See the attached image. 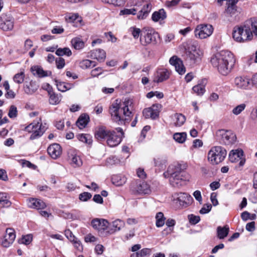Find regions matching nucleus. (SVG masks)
<instances>
[{"label":"nucleus","instance_id":"49","mask_svg":"<svg viewBox=\"0 0 257 257\" xmlns=\"http://www.w3.org/2000/svg\"><path fill=\"white\" fill-rule=\"evenodd\" d=\"M149 0H129L128 4L131 7H140L143 3L148 2Z\"/></svg>","mask_w":257,"mask_h":257},{"label":"nucleus","instance_id":"12","mask_svg":"<svg viewBox=\"0 0 257 257\" xmlns=\"http://www.w3.org/2000/svg\"><path fill=\"white\" fill-rule=\"evenodd\" d=\"M233 85L237 89L247 90L251 88V78L244 76L236 77L233 80Z\"/></svg>","mask_w":257,"mask_h":257},{"label":"nucleus","instance_id":"48","mask_svg":"<svg viewBox=\"0 0 257 257\" xmlns=\"http://www.w3.org/2000/svg\"><path fill=\"white\" fill-rule=\"evenodd\" d=\"M91 65L94 66L95 65L94 62L92 61L87 59L83 60L80 63V66L83 69L90 68Z\"/></svg>","mask_w":257,"mask_h":257},{"label":"nucleus","instance_id":"45","mask_svg":"<svg viewBox=\"0 0 257 257\" xmlns=\"http://www.w3.org/2000/svg\"><path fill=\"white\" fill-rule=\"evenodd\" d=\"M25 77L24 71L22 70L14 76L13 80L16 83L21 84L24 82Z\"/></svg>","mask_w":257,"mask_h":257},{"label":"nucleus","instance_id":"35","mask_svg":"<svg viewBox=\"0 0 257 257\" xmlns=\"http://www.w3.org/2000/svg\"><path fill=\"white\" fill-rule=\"evenodd\" d=\"M229 229L227 225L224 227L218 226L217 228V237L219 239L224 238L228 234Z\"/></svg>","mask_w":257,"mask_h":257},{"label":"nucleus","instance_id":"51","mask_svg":"<svg viewBox=\"0 0 257 257\" xmlns=\"http://www.w3.org/2000/svg\"><path fill=\"white\" fill-rule=\"evenodd\" d=\"M193 91L198 95H202L205 92L204 86L202 85L198 84L194 86L193 88Z\"/></svg>","mask_w":257,"mask_h":257},{"label":"nucleus","instance_id":"26","mask_svg":"<svg viewBox=\"0 0 257 257\" xmlns=\"http://www.w3.org/2000/svg\"><path fill=\"white\" fill-rule=\"evenodd\" d=\"M31 71L34 75H37L39 77H46L51 74V72L44 71L42 68L39 66L32 67Z\"/></svg>","mask_w":257,"mask_h":257},{"label":"nucleus","instance_id":"42","mask_svg":"<svg viewBox=\"0 0 257 257\" xmlns=\"http://www.w3.org/2000/svg\"><path fill=\"white\" fill-rule=\"evenodd\" d=\"M56 54L59 56H67L69 57L72 55V52L69 48H60L57 49Z\"/></svg>","mask_w":257,"mask_h":257},{"label":"nucleus","instance_id":"38","mask_svg":"<svg viewBox=\"0 0 257 257\" xmlns=\"http://www.w3.org/2000/svg\"><path fill=\"white\" fill-rule=\"evenodd\" d=\"M151 253V249L145 248L138 252L133 253L131 254L130 257H146L150 255Z\"/></svg>","mask_w":257,"mask_h":257},{"label":"nucleus","instance_id":"50","mask_svg":"<svg viewBox=\"0 0 257 257\" xmlns=\"http://www.w3.org/2000/svg\"><path fill=\"white\" fill-rule=\"evenodd\" d=\"M72 163L75 166H80L82 164L81 160L79 156L74 154L71 156Z\"/></svg>","mask_w":257,"mask_h":257},{"label":"nucleus","instance_id":"28","mask_svg":"<svg viewBox=\"0 0 257 257\" xmlns=\"http://www.w3.org/2000/svg\"><path fill=\"white\" fill-rule=\"evenodd\" d=\"M71 43L73 48L77 50H80L85 46L84 42L79 37L73 38L71 41Z\"/></svg>","mask_w":257,"mask_h":257},{"label":"nucleus","instance_id":"61","mask_svg":"<svg viewBox=\"0 0 257 257\" xmlns=\"http://www.w3.org/2000/svg\"><path fill=\"white\" fill-rule=\"evenodd\" d=\"M103 72V69L101 67L96 68L91 71V75L92 77H98L100 74H102Z\"/></svg>","mask_w":257,"mask_h":257},{"label":"nucleus","instance_id":"40","mask_svg":"<svg viewBox=\"0 0 257 257\" xmlns=\"http://www.w3.org/2000/svg\"><path fill=\"white\" fill-rule=\"evenodd\" d=\"M77 138L80 142L87 145H90L92 142V137L88 134H79Z\"/></svg>","mask_w":257,"mask_h":257},{"label":"nucleus","instance_id":"43","mask_svg":"<svg viewBox=\"0 0 257 257\" xmlns=\"http://www.w3.org/2000/svg\"><path fill=\"white\" fill-rule=\"evenodd\" d=\"M246 106L245 103H241L235 106L231 110V112L235 115H238L244 110Z\"/></svg>","mask_w":257,"mask_h":257},{"label":"nucleus","instance_id":"39","mask_svg":"<svg viewBox=\"0 0 257 257\" xmlns=\"http://www.w3.org/2000/svg\"><path fill=\"white\" fill-rule=\"evenodd\" d=\"M169 77V73L167 70H162L158 72L157 79L154 81L156 82H161L167 80Z\"/></svg>","mask_w":257,"mask_h":257},{"label":"nucleus","instance_id":"63","mask_svg":"<svg viewBox=\"0 0 257 257\" xmlns=\"http://www.w3.org/2000/svg\"><path fill=\"white\" fill-rule=\"evenodd\" d=\"M64 31V30L62 26H55L52 29L51 33L53 34H61Z\"/></svg>","mask_w":257,"mask_h":257},{"label":"nucleus","instance_id":"44","mask_svg":"<svg viewBox=\"0 0 257 257\" xmlns=\"http://www.w3.org/2000/svg\"><path fill=\"white\" fill-rule=\"evenodd\" d=\"M156 225L157 227H160L163 226L165 224V217L162 212H158L156 215Z\"/></svg>","mask_w":257,"mask_h":257},{"label":"nucleus","instance_id":"14","mask_svg":"<svg viewBox=\"0 0 257 257\" xmlns=\"http://www.w3.org/2000/svg\"><path fill=\"white\" fill-rule=\"evenodd\" d=\"M174 200L176 201L180 207L186 208L190 205L192 201V198L190 195L186 193H176L174 196Z\"/></svg>","mask_w":257,"mask_h":257},{"label":"nucleus","instance_id":"53","mask_svg":"<svg viewBox=\"0 0 257 257\" xmlns=\"http://www.w3.org/2000/svg\"><path fill=\"white\" fill-rule=\"evenodd\" d=\"M66 19L67 21H69V22H73L75 21H77L78 22L81 21V18H79L78 15L76 14H72L68 15L66 17Z\"/></svg>","mask_w":257,"mask_h":257},{"label":"nucleus","instance_id":"15","mask_svg":"<svg viewBox=\"0 0 257 257\" xmlns=\"http://www.w3.org/2000/svg\"><path fill=\"white\" fill-rule=\"evenodd\" d=\"M14 20L11 15L2 14L0 16V29L4 31H9L14 28Z\"/></svg>","mask_w":257,"mask_h":257},{"label":"nucleus","instance_id":"64","mask_svg":"<svg viewBox=\"0 0 257 257\" xmlns=\"http://www.w3.org/2000/svg\"><path fill=\"white\" fill-rule=\"evenodd\" d=\"M56 64L58 69L63 68L65 65L64 59L62 58L57 59L56 60Z\"/></svg>","mask_w":257,"mask_h":257},{"label":"nucleus","instance_id":"16","mask_svg":"<svg viewBox=\"0 0 257 257\" xmlns=\"http://www.w3.org/2000/svg\"><path fill=\"white\" fill-rule=\"evenodd\" d=\"M243 156V152L241 149L233 150L229 154V159L232 163L239 162V166L242 167L245 163Z\"/></svg>","mask_w":257,"mask_h":257},{"label":"nucleus","instance_id":"3","mask_svg":"<svg viewBox=\"0 0 257 257\" xmlns=\"http://www.w3.org/2000/svg\"><path fill=\"white\" fill-rule=\"evenodd\" d=\"M186 166L180 164L170 165L164 173L165 178H169L170 184L174 187H180L184 183Z\"/></svg>","mask_w":257,"mask_h":257},{"label":"nucleus","instance_id":"31","mask_svg":"<svg viewBox=\"0 0 257 257\" xmlns=\"http://www.w3.org/2000/svg\"><path fill=\"white\" fill-rule=\"evenodd\" d=\"M126 182V178L122 175H114L112 178V182L117 186L123 185Z\"/></svg>","mask_w":257,"mask_h":257},{"label":"nucleus","instance_id":"23","mask_svg":"<svg viewBox=\"0 0 257 257\" xmlns=\"http://www.w3.org/2000/svg\"><path fill=\"white\" fill-rule=\"evenodd\" d=\"M124 226V222L120 219H116L111 222L110 226H109L106 233L109 235L113 234L116 231L121 230Z\"/></svg>","mask_w":257,"mask_h":257},{"label":"nucleus","instance_id":"59","mask_svg":"<svg viewBox=\"0 0 257 257\" xmlns=\"http://www.w3.org/2000/svg\"><path fill=\"white\" fill-rule=\"evenodd\" d=\"M212 206L210 204H204L202 208L200 210L199 212L202 214L208 213L211 209Z\"/></svg>","mask_w":257,"mask_h":257},{"label":"nucleus","instance_id":"54","mask_svg":"<svg viewBox=\"0 0 257 257\" xmlns=\"http://www.w3.org/2000/svg\"><path fill=\"white\" fill-rule=\"evenodd\" d=\"M103 2L115 6H121L124 3V0H102Z\"/></svg>","mask_w":257,"mask_h":257},{"label":"nucleus","instance_id":"36","mask_svg":"<svg viewBox=\"0 0 257 257\" xmlns=\"http://www.w3.org/2000/svg\"><path fill=\"white\" fill-rule=\"evenodd\" d=\"M12 204L11 202L7 198L5 193H0V207H9Z\"/></svg>","mask_w":257,"mask_h":257},{"label":"nucleus","instance_id":"7","mask_svg":"<svg viewBox=\"0 0 257 257\" xmlns=\"http://www.w3.org/2000/svg\"><path fill=\"white\" fill-rule=\"evenodd\" d=\"M227 154L226 151L221 146L212 147L208 153V160L213 165L222 162Z\"/></svg>","mask_w":257,"mask_h":257},{"label":"nucleus","instance_id":"5","mask_svg":"<svg viewBox=\"0 0 257 257\" xmlns=\"http://www.w3.org/2000/svg\"><path fill=\"white\" fill-rule=\"evenodd\" d=\"M186 60L191 64H196L199 62L203 56V52L198 48L197 43L191 42L188 44L185 49Z\"/></svg>","mask_w":257,"mask_h":257},{"label":"nucleus","instance_id":"8","mask_svg":"<svg viewBox=\"0 0 257 257\" xmlns=\"http://www.w3.org/2000/svg\"><path fill=\"white\" fill-rule=\"evenodd\" d=\"M213 30V26L210 24H200L196 26L194 35L198 39H206L212 34Z\"/></svg>","mask_w":257,"mask_h":257},{"label":"nucleus","instance_id":"4","mask_svg":"<svg viewBox=\"0 0 257 257\" xmlns=\"http://www.w3.org/2000/svg\"><path fill=\"white\" fill-rule=\"evenodd\" d=\"M253 35L251 29L248 26L247 21L243 25L235 26L232 31L233 40L238 43H243L251 40Z\"/></svg>","mask_w":257,"mask_h":257},{"label":"nucleus","instance_id":"57","mask_svg":"<svg viewBox=\"0 0 257 257\" xmlns=\"http://www.w3.org/2000/svg\"><path fill=\"white\" fill-rule=\"evenodd\" d=\"M91 196L90 193L85 192L79 195V198L82 201H87L91 198Z\"/></svg>","mask_w":257,"mask_h":257},{"label":"nucleus","instance_id":"13","mask_svg":"<svg viewBox=\"0 0 257 257\" xmlns=\"http://www.w3.org/2000/svg\"><path fill=\"white\" fill-rule=\"evenodd\" d=\"M216 135L220 138L222 143L225 145H232L236 141V138L235 134L230 131L219 130L216 133Z\"/></svg>","mask_w":257,"mask_h":257},{"label":"nucleus","instance_id":"6","mask_svg":"<svg viewBox=\"0 0 257 257\" xmlns=\"http://www.w3.org/2000/svg\"><path fill=\"white\" fill-rule=\"evenodd\" d=\"M46 127L42 123L41 120L33 121L25 127L24 131L31 134L30 139L34 140L41 137L46 130Z\"/></svg>","mask_w":257,"mask_h":257},{"label":"nucleus","instance_id":"1","mask_svg":"<svg viewBox=\"0 0 257 257\" xmlns=\"http://www.w3.org/2000/svg\"><path fill=\"white\" fill-rule=\"evenodd\" d=\"M132 104V100L130 99H125L121 103H118L117 100H116V102L113 103L109 108L112 120L118 125L128 123L132 115L129 106H131Z\"/></svg>","mask_w":257,"mask_h":257},{"label":"nucleus","instance_id":"25","mask_svg":"<svg viewBox=\"0 0 257 257\" xmlns=\"http://www.w3.org/2000/svg\"><path fill=\"white\" fill-rule=\"evenodd\" d=\"M110 131L104 126H100L96 130L95 137L98 140H103L107 139Z\"/></svg>","mask_w":257,"mask_h":257},{"label":"nucleus","instance_id":"20","mask_svg":"<svg viewBox=\"0 0 257 257\" xmlns=\"http://www.w3.org/2000/svg\"><path fill=\"white\" fill-rule=\"evenodd\" d=\"M170 63L173 65L176 71L180 74L183 75L185 73L186 69L184 67L182 61L176 56L172 57L170 60Z\"/></svg>","mask_w":257,"mask_h":257},{"label":"nucleus","instance_id":"52","mask_svg":"<svg viewBox=\"0 0 257 257\" xmlns=\"http://www.w3.org/2000/svg\"><path fill=\"white\" fill-rule=\"evenodd\" d=\"M130 31L131 32L132 35L135 39H137L139 37L141 32L139 28L134 27L130 28Z\"/></svg>","mask_w":257,"mask_h":257},{"label":"nucleus","instance_id":"62","mask_svg":"<svg viewBox=\"0 0 257 257\" xmlns=\"http://www.w3.org/2000/svg\"><path fill=\"white\" fill-rule=\"evenodd\" d=\"M20 163L21 164L23 167H26L29 168H35V166L28 161H26L25 160H21L20 161Z\"/></svg>","mask_w":257,"mask_h":257},{"label":"nucleus","instance_id":"9","mask_svg":"<svg viewBox=\"0 0 257 257\" xmlns=\"http://www.w3.org/2000/svg\"><path fill=\"white\" fill-rule=\"evenodd\" d=\"M131 189L135 194L145 195L151 192L150 185L146 182L137 180L131 185Z\"/></svg>","mask_w":257,"mask_h":257},{"label":"nucleus","instance_id":"18","mask_svg":"<svg viewBox=\"0 0 257 257\" xmlns=\"http://www.w3.org/2000/svg\"><path fill=\"white\" fill-rule=\"evenodd\" d=\"M161 108V104H153L150 107L145 108L143 110V115L146 118L156 119L158 117Z\"/></svg>","mask_w":257,"mask_h":257},{"label":"nucleus","instance_id":"29","mask_svg":"<svg viewBox=\"0 0 257 257\" xmlns=\"http://www.w3.org/2000/svg\"><path fill=\"white\" fill-rule=\"evenodd\" d=\"M166 13L164 10L161 9L158 11L155 12L152 16V19L153 21L157 22L161 20H163L166 18Z\"/></svg>","mask_w":257,"mask_h":257},{"label":"nucleus","instance_id":"37","mask_svg":"<svg viewBox=\"0 0 257 257\" xmlns=\"http://www.w3.org/2000/svg\"><path fill=\"white\" fill-rule=\"evenodd\" d=\"M174 124L177 126L182 125L186 120V117L181 113H176L174 116Z\"/></svg>","mask_w":257,"mask_h":257},{"label":"nucleus","instance_id":"24","mask_svg":"<svg viewBox=\"0 0 257 257\" xmlns=\"http://www.w3.org/2000/svg\"><path fill=\"white\" fill-rule=\"evenodd\" d=\"M144 3L143 8L137 15V18L139 20L145 19L152 10V6L150 3L146 2Z\"/></svg>","mask_w":257,"mask_h":257},{"label":"nucleus","instance_id":"2","mask_svg":"<svg viewBox=\"0 0 257 257\" xmlns=\"http://www.w3.org/2000/svg\"><path fill=\"white\" fill-rule=\"evenodd\" d=\"M210 62L213 67L222 75H227L233 67L235 59L233 54L228 51H221L211 58Z\"/></svg>","mask_w":257,"mask_h":257},{"label":"nucleus","instance_id":"19","mask_svg":"<svg viewBox=\"0 0 257 257\" xmlns=\"http://www.w3.org/2000/svg\"><path fill=\"white\" fill-rule=\"evenodd\" d=\"M16 238L15 231L12 228H7L6 233L2 240L1 244L5 247H9L14 241Z\"/></svg>","mask_w":257,"mask_h":257},{"label":"nucleus","instance_id":"27","mask_svg":"<svg viewBox=\"0 0 257 257\" xmlns=\"http://www.w3.org/2000/svg\"><path fill=\"white\" fill-rule=\"evenodd\" d=\"M91 56L93 58L96 59L99 62H102L105 59L106 53L102 49H97L92 52Z\"/></svg>","mask_w":257,"mask_h":257},{"label":"nucleus","instance_id":"55","mask_svg":"<svg viewBox=\"0 0 257 257\" xmlns=\"http://www.w3.org/2000/svg\"><path fill=\"white\" fill-rule=\"evenodd\" d=\"M71 242L73 243L74 247L79 251L81 252L83 250V246L79 239L77 238H75L74 241Z\"/></svg>","mask_w":257,"mask_h":257},{"label":"nucleus","instance_id":"47","mask_svg":"<svg viewBox=\"0 0 257 257\" xmlns=\"http://www.w3.org/2000/svg\"><path fill=\"white\" fill-rule=\"evenodd\" d=\"M134 8L131 9H124L122 10H121L119 13V15H135L137 14V12L138 11V8L136 7H133Z\"/></svg>","mask_w":257,"mask_h":257},{"label":"nucleus","instance_id":"10","mask_svg":"<svg viewBox=\"0 0 257 257\" xmlns=\"http://www.w3.org/2000/svg\"><path fill=\"white\" fill-rule=\"evenodd\" d=\"M91 225L94 229L96 230L99 233L103 236H107V231L108 229L110 224L109 222L104 219L95 218L91 221Z\"/></svg>","mask_w":257,"mask_h":257},{"label":"nucleus","instance_id":"41","mask_svg":"<svg viewBox=\"0 0 257 257\" xmlns=\"http://www.w3.org/2000/svg\"><path fill=\"white\" fill-rule=\"evenodd\" d=\"M49 94V103L52 105H57L61 101V96L55 94L53 91Z\"/></svg>","mask_w":257,"mask_h":257},{"label":"nucleus","instance_id":"58","mask_svg":"<svg viewBox=\"0 0 257 257\" xmlns=\"http://www.w3.org/2000/svg\"><path fill=\"white\" fill-rule=\"evenodd\" d=\"M8 115L10 118L16 117L17 115V108L14 105H11L10 108Z\"/></svg>","mask_w":257,"mask_h":257},{"label":"nucleus","instance_id":"22","mask_svg":"<svg viewBox=\"0 0 257 257\" xmlns=\"http://www.w3.org/2000/svg\"><path fill=\"white\" fill-rule=\"evenodd\" d=\"M47 151L52 158L56 159L61 156L62 148L58 144L55 143L49 146L47 149Z\"/></svg>","mask_w":257,"mask_h":257},{"label":"nucleus","instance_id":"60","mask_svg":"<svg viewBox=\"0 0 257 257\" xmlns=\"http://www.w3.org/2000/svg\"><path fill=\"white\" fill-rule=\"evenodd\" d=\"M32 240V236L31 235L24 236L20 240V242L24 244H30Z\"/></svg>","mask_w":257,"mask_h":257},{"label":"nucleus","instance_id":"46","mask_svg":"<svg viewBox=\"0 0 257 257\" xmlns=\"http://www.w3.org/2000/svg\"><path fill=\"white\" fill-rule=\"evenodd\" d=\"M187 135L185 133H176L174 135V139L179 143H184L186 139Z\"/></svg>","mask_w":257,"mask_h":257},{"label":"nucleus","instance_id":"21","mask_svg":"<svg viewBox=\"0 0 257 257\" xmlns=\"http://www.w3.org/2000/svg\"><path fill=\"white\" fill-rule=\"evenodd\" d=\"M26 202L28 207L32 209L39 210L44 209L46 207V205L44 202L37 198H29L27 200Z\"/></svg>","mask_w":257,"mask_h":257},{"label":"nucleus","instance_id":"32","mask_svg":"<svg viewBox=\"0 0 257 257\" xmlns=\"http://www.w3.org/2000/svg\"><path fill=\"white\" fill-rule=\"evenodd\" d=\"M55 84L59 91L65 92L66 91L71 89L73 85L70 83H66L64 82L55 81Z\"/></svg>","mask_w":257,"mask_h":257},{"label":"nucleus","instance_id":"34","mask_svg":"<svg viewBox=\"0 0 257 257\" xmlns=\"http://www.w3.org/2000/svg\"><path fill=\"white\" fill-rule=\"evenodd\" d=\"M247 21L248 26L251 29V34L257 37V18H250Z\"/></svg>","mask_w":257,"mask_h":257},{"label":"nucleus","instance_id":"30","mask_svg":"<svg viewBox=\"0 0 257 257\" xmlns=\"http://www.w3.org/2000/svg\"><path fill=\"white\" fill-rule=\"evenodd\" d=\"M39 86L35 81H31L29 84L24 86V91L25 93L28 94H31L34 93L38 88Z\"/></svg>","mask_w":257,"mask_h":257},{"label":"nucleus","instance_id":"11","mask_svg":"<svg viewBox=\"0 0 257 257\" xmlns=\"http://www.w3.org/2000/svg\"><path fill=\"white\" fill-rule=\"evenodd\" d=\"M116 130L120 134L117 135L114 131H111L106 139L107 144L110 147H114L119 145L121 142L122 138L124 136V133L121 128L117 127L116 128Z\"/></svg>","mask_w":257,"mask_h":257},{"label":"nucleus","instance_id":"33","mask_svg":"<svg viewBox=\"0 0 257 257\" xmlns=\"http://www.w3.org/2000/svg\"><path fill=\"white\" fill-rule=\"evenodd\" d=\"M89 120V116L87 115L83 114L79 116L76 122V124L80 129L84 128Z\"/></svg>","mask_w":257,"mask_h":257},{"label":"nucleus","instance_id":"17","mask_svg":"<svg viewBox=\"0 0 257 257\" xmlns=\"http://www.w3.org/2000/svg\"><path fill=\"white\" fill-rule=\"evenodd\" d=\"M158 34L153 30H148L144 32L140 37V43L143 46H146L156 41Z\"/></svg>","mask_w":257,"mask_h":257},{"label":"nucleus","instance_id":"56","mask_svg":"<svg viewBox=\"0 0 257 257\" xmlns=\"http://www.w3.org/2000/svg\"><path fill=\"white\" fill-rule=\"evenodd\" d=\"M188 219L189 220L190 223L193 224H196L200 220V217L199 216L194 215L193 214H190L188 216Z\"/></svg>","mask_w":257,"mask_h":257}]
</instances>
